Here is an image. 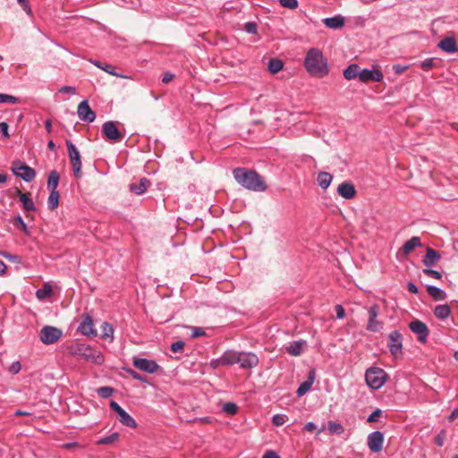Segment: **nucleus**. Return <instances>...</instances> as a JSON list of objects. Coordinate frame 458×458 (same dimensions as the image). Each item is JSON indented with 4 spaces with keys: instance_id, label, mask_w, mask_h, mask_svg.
Masks as SVG:
<instances>
[{
    "instance_id": "f257e3e1",
    "label": "nucleus",
    "mask_w": 458,
    "mask_h": 458,
    "mask_svg": "<svg viewBox=\"0 0 458 458\" xmlns=\"http://www.w3.org/2000/svg\"><path fill=\"white\" fill-rule=\"evenodd\" d=\"M233 178L243 188L252 191H265L267 184L256 171L237 167L233 171Z\"/></svg>"
},
{
    "instance_id": "f03ea898",
    "label": "nucleus",
    "mask_w": 458,
    "mask_h": 458,
    "mask_svg": "<svg viewBox=\"0 0 458 458\" xmlns=\"http://www.w3.org/2000/svg\"><path fill=\"white\" fill-rule=\"evenodd\" d=\"M306 71L313 77L323 78L329 72L327 58L318 48H310L304 59Z\"/></svg>"
},
{
    "instance_id": "7ed1b4c3",
    "label": "nucleus",
    "mask_w": 458,
    "mask_h": 458,
    "mask_svg": "<svg viewBox=\"0 0 458 458\" xmlns=\"http://www.w3.org/2000/svg\"><path fill=\"white\" fill-rule=\"evenodd\" d=\"M71 353L80 356L85 360L92 362L96 365H101L105 361L103 353L91 346L84 344H77L71 349Z\"/></svg>"
},
{
    "instance_id": "20e7f679",
    "label": "nucleus",
    "mask_w": 458,
    "mask_h": 458,
    "mask_svg": "<svg viewBox=\"0 0 458 458\" xmlns=\"http://www.w3.org/2000/svg\"><path fill=\"white\" fill-rule=\"evenodd\" d=\"M11 170L16 176L27 182L33 181L36 176L35 170L21 160L13 161Z\"/></svg>"
},
{
    "instance_id": "39448f33",
    "label": "nucleus",
    "mask_w": 458,
    "mask_h": 458,
    "mask_svg": "<svg viewBox=\"0 0 458 458\" xmlns=\"http://www.w3.org/2000/svg\"><path fill=\"white\" fill-rule=\"evenodd\" d=\"M386 372L379 368H370L365 374L367 384L373 389L380 388L386 382Z\"/></svg>"
},
{
    "instance_id": "423d86ee",
    "label": "nucleus",
    "mask_w": 458,
    "mask_h": 458,
    "mask_svg": "<svg viewBox=\"0 0 458 458\" xmlns=\"http://www.w3.org/2000/svg\"><path fill=\"white\" fill-rule=\"evenodd\" d=\"M63 335V332L60 328L45 326L39 331V339L44 344H53L56 343Z\"/></svg>"
},
{
    "instance_id": "0eeeda50",
    "label": "nucleus",
    "mask_w": 458,
    "mask_h": 458,
    "mask_svg": "<svg viewBox=\"0 0 458 458\" xmlns=\"http://www.w3.org/2000/svg\"><path fill=\"white\" fill-rule=\"evenodd\" d=\"M66 146L73 174L76 178H80L81 176V161L80 152L75 145L70 140H66Z\"/></svg>"
},
{
    "instance_id": "6e6552de",
    "label": "nucleus",
    "mask_w": 458,
    "mask_h": 458,
    "mask_svg": "<svg viewBox=\"0 0 458 458\" xmlns=\"http://www.w3.org/2000/svg\"><path fill=\"white\" fill-rule=\"evenodd\" d=\"M102 132L106 140L114 142H119L124 137L123 133L118 130L116 123L113 121L103 123Z\"/></svg>"
},
{
    "instance_id": "1a4fd4ad",
    "label": "nucleus",
    "mask_w": 458,
    "mask_h": 458,
    "mask_svg": "<svg viewBox=\"0 0 458 458\" xmlns=\"http://www.w3.org/2000/svg\"><path fill=\"white\" fill-rule=\"evenodd\" d=\"M388 347L391 354L398 358L403 353V335L397 331H392L388 337Z\"/></svg>"
},
{
    "instance_id": "9d476101",
    "label": "nucleus",
    "mask_w": 458,
    "mask_h": 458,
    "mask_svg": "<svg viewBox=\"0 0 458 458\" xmlns=\"http://www.w3.org/2000/svg\"><path fill=\"white\" fill-rule=\"evenodd\" d=\"M380 308L377 304H374L369 309V320L367 330L370 332H379L383 328V322L377 319Z\"/></svg>"
},
{
    "instance_id": "9b49d317",
    "label": "nucleus",
    "mask_w": 458,
    "mask_h": 458,
    "mask_svg": "<svg viewBox=\"0 0 458 458\" xmlns=\"http://www.w3.org/2000/svg\"><path fill=\"white\" fill-rule=\"evenodd\" d=\"M411 332L418 335V340L425 344L429 334V330L425 323L420 320H413L409 325Z\"/></svg>"
},
{
    "instance_id": "f8f14e48",
    "label": "nucleus",
    "mask_w": 458,
    "mask_h": 458,
    "mask_svg": "<svg viewBox=\"0 0 458 458\" xmlns=\"http://www.w3.org/2000/svg\"><path fill=\"white\" fill-rule=\"evenodd\" d=\"M77 114L81 121L87 123H92L96 119V114L90 108L88 100H83L79 104Z\"/></svg>"
},
{
    "instance_id": "ddd939ff",
    "label": "nucleus",
    "mask_w": 458,
    "mask_h": 458,
    "mask_svg": "<svg viewBox=\"0 0 458 458\" xmlns=\"http://www.w3.org/2000/svg\"><path fill=\"white\" fill-rule=\"evenodd\" d=\"M237 363L242 369H252L259 364V358L252 352H239Z\"/></svg>"
},
{
    "instance_id": "4468645a",
    "label": "nucleus",
    "mask_w": 458,
    "mask_h": 458,
    "mask_svg": "<svg viewBox=\"0 0 458 458\" xmlns=\"http://www.w3.org/2000/svg\"><path fill=\"white\" fill-rule=\"evenodd\" d=\"M133 365L137 369L148 372V373H154L156 372L159 366L157 364L156 361L152 360H147L143 358H133Z\"/></svg>"
},
{
    "instance_id": "2eb2a0df",
    "label": "nucleus",
    "mask_w": 458,
    "mask_h": 458,
    "mask_svg": "<svg viewBox=\"0 0 458 458\" xmlns=\"http://www.w3.org/2000/svg\"><path fill=\"white\" fill-rule=\"evenodd\" d=\"M384 436L380 431H374L368 437V446L374 453L380 452L383 447Z\"/></svg>"
},
{
    "instance_id": "dca6fc26",
    "label": "nucleus",
    "mask_w": 458,
    "mask_h": 458,
    "mask_svg": "<svg viewBox=\"0 0 458 458\" xmlns=\"http://www.w3.org/2000/svg\"><path fill=\"white\" fill-rule=\"evenodd\" d=\"M383 73L379 70L363 69L360 70V72L359 80L364 83H367L369 81L379 82L383 80Z\"/></svg>"
},
{
    "instance_id": "f3484780",
    "label": "nucleus",
    "mask_w": 458,
    "mask_h": 458,
    "mask_svg": "<svg viewBox=\"0 0 458 458\" xmlns=\"http://www.w3.org/2000/svg\"><path fill=\"white\" fill-rule=\"evenodd\" d=\"M78 331L87 336L97 335V331L93 327V320L89 315L86 314L83 316V320L80 324Z\"/></svg>"
},
{
    "instance_id": "a211bd4d",
    "label": "nucleus",
    "mask_w": 458,
    "mask_h": 458,
    "mask_svg": "<svg viewBox=\"0 0 458 458\" xmlns=\"http://www.w3.org/2000/svg\"><path fill=\"white\" fill-rule=\"evenodd\" d=\"M437 47L446 53H456L458 52V45L454 37H446L443 38Z\"/></svg>"
},
{
    "instance_id": "6ab92c4d",
    "label": "nucleus",
    "mask_w": 458,
    "mask_h": 458,
    "mask_svg": "<svg viewBox=\"0 0 458 458\" xmlns=\"http://www.w3.org/2000/svg\"><path fill=\"white\" fill-rule=\"evenodd\" d=\"M337 192L341 197L346 199H351L356 195L355 187L353 184L349 182H343L339 184L337 187Z\"/></svg>"
},
{
    "instance_id": "aec40b11",
    "label": "nucleus",
    "mask_w": 458,
    "mask_h": 458,
    "mask_svg": "<svg viewBox=\"0 0 458 458\" xmlns=\"http://www.w3.org/2000/svg\"><path fill=\"white\" fill-rule=\"evenodd\" d=\"M439 259H440L439 253L437 250L428 247L427 250H426V255H425L422 262L425 265V267H431L434 265H436L439 261Z\"/></svg>"
},
{
    "instance_id": "412c9836",
    "label": "nucleus",
    "mask_w": 458,
    "mask_h": 458,
    "mask_svg": "<svg viewBox=\"0 0 458 458\" xmlns=\"http://www.w3.org/2000/svg\"><path fill=\"white\" fill-rule=\"evenodd\" d=\"M323 24L329 29L342 28L345 24L344 16L338 14L334 17H328L322 20Z\"/></svg>"
},
{
    "instance_id": "4be33fe9",
    "label": "nucleus",
    "mask_w": 458,
    "mask_h": 458,
    "mask_svg": "<svg viewBox=\"0 0 458 458\" xmlns=\"http://www.w3.org/2000/svg\"><path fill=\"white\" fill-rule=\"evenodd\" d=\"M17 195L20 201L22 203V208L25 211H34L36 209L34 202L30 198V192L23 193L17 189Z\"/></svg>"
},
{
    "instance_id": "5701e85b",
    "label": "nucleus",
    "mask_w": 458,
    "mask_h": 458,
    "mask_svg": "<svg viewBox=\"0 0 458 458\" xmlns=\"http://www.w3.org/2000/svg\"><path fill=\"white\" fill-rule=\"evenodd\" d=\"M150 182L147 178H141L139 182L130 184V191L137 195L144 193L150 186Z\"/></svg>"
},
{
    "instance_id": "b1692460",
    "label": "nucleus",
    "mask_w": 458,
    "mask_h": 458,
    "mask_svg": "<svg viewBox=\"0 0 458 458\" xmlns=\"http://www.w3.org/2000/svg\"><path fill=\"white\" fill-rule=\"evenodd\" d=\"M239 352L228 350L221 356L222 364L231 366L238 362Z\"/></svg>"
},
{
    "instance_id": "393cba45",
    "label": "nucleus",
    "mask_w": 458,
    "mask_h": 458,
    "mask_svg": "<svg viewBox=\"0 0 458 458\" xmlns=\"http://www.w3.org/2000/svg\"><path fill=\"white\" fill-rule=\"evenodd\" d=\"M304 346H306V341H294L289 344V345L286 347V352L290 355L299 356L302 352Z\"/></svg>"
},
{
    "instance_id": "a878e982",
    "label": "nucleus",
    "mask_w": 458,
    "mask_h": 458,
    "mask_svg": "<svg viewBox=\"0 0 458 458\" xmlns=\"http://www.w3.org/2000/svg\"><path fill=\"white\" fill-rule=\"evenodd\" d=\"M360 68L356 64H352L344 70V79L351 81L360 77Z\"/></svg>"
},
{
    "instance_id": "bb28decb",
    "label": "nucleus",
    "mask_w": 458,
    "mask_h": 458,
    "mask_svg": "<svg viewBox=\"0 0 458 458\" xmlns=\"http://www.w3.org/2000/svg\"><path fill=\"white\" fill-rule=\"evenodd\" d=\"M420 238L418 236L411 237L409 241L405 242L403 245V251L404 255L411 253L416 247H420Z\"/></svg>"
},
{
    "instance_id": "cd10ccee",
    "label": "nucleus",
    "mask_w": 458,
    "mask_h": 458,
    "mask_svg": "<svg viewBox=\"0 0 458 458\" xmlns=\"http://www.w3.org/2000/svg\"><path fill=\"white\" fill-rule=\"evenodd\" d=\"M332 180L333 176L329 173L319 172L318 174V183L323 190H326L329 187Z\"/></svg>"
},
{
    "instance_id": "c85d7f7f",
    "label": "nucleus",
    "mask_w": 458,
    "mask_h": 458,
    "mask_svg": "<svg viewBox=\"0 0 458 458\" xmlns=\"http://www.w3.org/2000/svg\"><path fill=\"white\" fill-rule=\"evenodd\" d=\"M435 316L439 319H445L451 314V309L447 304L437 305L434 310Z\"/></svg>"
},
{
    "instance_id": "c756f323",
    "label": "nucleus",
    "mask_w": 458,
    "mask_h": 458,
    "mask_svg": "<svg viewBox=\"0 0 458 458\" xmlns=\"http://www.w3.org/2000/svg\"><path fill=\"white\" fill-rule=\"evenodd\" d=\"M428 293L436 301H443L445 299V293L440 288L429 285L427 288Z\"/></svg>"
},
{
    "instance_id": "7c9ffc66",
    "label": "nucleus",
    "mask_w": 458,
    "mask_h": 458,
    "mask_svg": "<svg viewBox=\"0 0 458 458\" xmlns=\"http://www.w3.org/2000/svg\"><path fill=\"white\" fill-rule=\"evenodd\" d=\"M119 420L122 424H123L124 426L126 427H129V428H136L137 427V423L135 421V420L131 416L129 415L124 410L123 411H122L120 414H119Z\"/></svg>"
},
{
    "instance_id": "2f4dec72",
    "label": "nucleus",
    "mask_w": 458,
    "mask_h": 458,
    "mask_svg": "<svg viewBox=\"0 0 458 458\" xmlns=\"http://www.w3.org/2000/svg\"><path fill=\"white\" fill-rule=\"evenodd\" d=\"M59 182V174L55 170L50 172L47 179V188L52 191H56Z\"/></svg>"
},
{
    "instance_id": "473e14b6",
    "label": "nucleus",
    "mask_w": 458,
    "mask_h": 458,
    "mask_svg": "<svg viewBox=\"0 0 458 458\" xmlns=\"http://www.w3.org/2000/svg\"><path fill=\"white\" fill-rule=\"evenodd\" d=\"M101 337L104 338V339H109L110 342L113 341L114 339V336H113V334H114V328L113 327L107 323V322H104L101 326Z\"/></svg>"
},
{
    "instance_id": "72a5a7b5",
    "label": "nucleus",
    "mask_w": 458,
    "mask_h": 458,
    "mask_svg": "<svg viewBox=\"0 0 458 458\" xmlns=\"http://www.w3.org/2000/svg\"><path fill=\"white\" fill-rule=\"evenodd\" d=\"M284 64L280 59L272 58L268 62V71L271 73H276L283 69Z\"/></svg>"
},
{
    "instance_id": "f704fd0d",
    "label": "nucleus",
    "mask_w": 458,
    "mask_h": 458,
    "mask_svg": "<svg viewBox=\"0 0 458 458\" xmlns=\"http://www.w3.org/2000/svg\"><path fill=\"white\" fill-rule=\"evenodd\" d=\"M59 203V193L57 191H50V195L47 199L48 208L50 210H55L58 207Z\"/></svg>"
},
{
    "instance_id": "c9c22d12",
    "label": "nucleus",
    "mask_w": 458,
    "mask_h": 458,
    "mask_svg": "<svg viewBox=\"0 0 458 458\" xmlns=\"http://www.w3.org/2000/svg\"><path fill=\"white\" fill-rule=\"evenodd\" d=\"M327 428L331 434L342 435L344 432V428L342 426V424L332 420L328 421Z\"/></svg>"
},
{
    "instance_id": "e433bc0d",
    "label": "nucleus",
    "mask_w": 458,
    "mask_h": 458,
    "mask_svg": "<svg viewBox=\"0 0 458 458\" xmlns=\"http://www.w3.org/2000/svg\"><path fill=\"white\" fill-rule=\"evenodd\" d=\"M119 439V434L117 432H114L111 434L110 436L105 437L101 439H99L97 444L98 445H109L116 442Z\"/></svg>"
},
{
    "instance_id": "4c0bfd02",
    "label": "nucleus",
    "mask_w": 458,
    "mask_h": 458,
    "mask_svg": "<svg viewBox=\"0 0 458 458\" xmlns=\"http://www.w3.org/2000/svg\"><path fill=\"white\" fill-rule=\"evenodd\" d=\"M13 225L16 228H18L21 231H22L23 233H28V226H27V225L25 224V222L23 221V219L21 218V216L20 215L16 216L13 218Z\"/></svg>"
},
{
    "instance_id": "58836bf2",
    "label": "nucleus",
    "mask_w": 458,
    "mask_h": 458,
    "mask_svg": "<svg viewBox=\"0 0 458 458\" xmlns=\"http://www.w3.org/2000/svg\"><path fill=\"white\" fill-rule=\"evenodd\" d=\"M0 103L20 104L21 100L14 96L0 93Z\"/></svg>"
},
{
    "instance_id": "ea45409f",
    "label": "nucleus",
    "mask_w": 458,
    "mask_h": 458,
    "mask_svg": "<svg viewBox=\"0 0 458 458\" xmlns=\"http://www.w3.org/2000/svg\"><path fill=\"white\" fill-rule=\"evenodd\" d=\"M311 386L312 384H310V381H304L301 383L296 391L297 395H304L310 389Z\"/></svg>"
},
{
    "instance_id": "a19ab883",
    "label": "nucleus",
    "mask_w": 458,
    "mask_h": 458,
    "mask_svg": "<svg viewBox=\"0 0 458 458\" xmlns=\"http://www.w3.org/2000/svg\"><path fill=\"white\" fill-rule=\"evenodd\" d=\"M52 293V287L48 284H45L43 288L37 291V297L38 299H43L48 295H50Z\"/></svg>"
},
{
    "instance_id": "79ce46f5",
    "label": "nucleus",
    "mask_w": 458,
    "mask_h": 458,
    "mask_svg": "<svg viewBox=\"0 0 458 458\" xmlns=\"http://www.w3.org/2000/svg\"><path fill=\"white\" fill-rule=\"evenodd\" d=\"M114 393V389L110 386H102L98 389V394L102 398H108L110 397Z\"/></svg>"
},
{
    "instance_id": "37998d69",
    "label": "nucleus",
    "mask_w": 458,
    "mask_h": 458,
    "mask_svg": "<svg viewBox=\"0 0 458 458\" xmlns=\"http://www.w3.org/2000/svg\"><path fill=\"white\" fill-rule=\"evenodd\" d=\"M238 407L234 403H226L223 406V411L227 413L233 415L237 412Z\"/></svg>"
},
{
    "instance_id": "c03bdc74",
    "label": "nucleus",
    "mask_w": 458,
    "mask_h": 458,
    "mask_svg": "<svg viewBox=\"0 0 458 458\" xmlns=\"http://www.w3.org/2000/svg\"><path fill=\"white\" fill-rule=\"evenodd\" d=\"M279 3L282 6L287 7L289 9H294L298 6L297 0H279Z\"/></svg>"
},
{
    "instance_id": "a18cd8bd",
    "label": "nucleus",
    "mask_w": 458,
    "mask_h": 458,
    "mask_svg": "<svg viewBox=\"0 0 458 458\" xmlns=\"http://www.w3.org/2000/svg\"><path fill=\"white\" fill-rule=\"evenodd\" d=\"M423 273L428 276H431L436 279H441L442 274L437 270L430 269V267H427L423 269Z\"/></svg>"
},
{
    "instance_id": "49530a36",
    "label": "nucleus",
    "mask_w": 458,
    "mask_h": 458,
    "mask_svg": "<svg viewBox=\"0 0 458 458\" xmlns=\"http://www.w3.org/2000/svg\"><path fill=\"white\" fill-rule=\"evenodd\" d=\"M272 421L275 426H282L285 422V416L283 414H276L273 416Z\"/></svg>"
},
{
    "instance_id": "de8ad7c7",
    "label": "nucleus",
    "mask_w": 458,
    "mask_h": 458,
    "mask_svg": "<svg viewBox=\"0 0 458 458\" xmlns=\"http://www.w3.org/2000/svg\"><path fill=\"white\" fill-rule=\"evenodd\" d=\"M445 437H446L445 431L441 430V432L439 434H437V437H435V443L438 446H443L445 440Z\"/></svg>"
},
{
    "instance_id": "09e8293b",
    "label": "nucleus",
    "mask_w": 458,
    "mask_h": 458,
    "mask_svg": "<svg viewBox=\"0 0 458 458\" xmlns=\"http://www.w3.org/2000/svg\"><path fill=\"white\" fill-rule=\"evenodd\" d=\"M185 344L183 341H177L171 345V350L174 352H182L183 350Z\"/></svg>"
},
{
    "instance_id": "8fccbe9b",
    "label": "nucleus",
    "mask_w": 458,
    "mask_h": 458,
    "mask_svg": "<svg viewBox=\"0 0 458 458\" xmlns=\"http://www.w3.org/2000/svg\"><path fill=\"white\" fill-rule=\"evenodd\" d=\"M354 27H365L368 26L367 20L361 18V17H356L353 19V21L351 24Z\"/></svg>"
},
{
    "instance_id": "3c124183",
    "label": "nucleus",
    "mask_w": 458,
    "mask_h": 458,
    "mask_svg": "<svg viewBox=\"0 0 458 458\" xmlns=\"http://www.w3.org/2000/svg\"><path fill=\"white\" fill-rule=\"evenodd\" d=\"M381 416V410L379 409H377L376 411H374L368 418L367 421L368 422H375V421H377L378 419L380 418Z\"/></svg>"
},
{
    "instance_id": "603ef678",
    "label": "nucleus",
    "mask_w": 458,
    "mask_h": 458,
    "mask_svg": "<svg viewBox=\"0 0 458 458\" xmlns=\"http://www.w3.org/2000/svg\"><path fill=\"white\" fill-rule=\"evenodd\" d=\"M433 65H434V63H433V59H431V58L426 59L423 62H421V64H420V67L424 71L430 70L433 67Z\"/></svg>"
},
{
    "instance_id": "864d4df0",
    "label": "nucleus",
    "mask_w": 458,
    "mask_h": 458,
    "mask_svg": "<svg viewBox=\"0 0 458 458\" xmlns=\"http://www.w3.org/2000/svg\"><path fill=\"white\" fill-rule=\"evenodd\" d=\"M191 331H192V333H191L192 338L203 336L206 334L205 331L201 327H191Z\"/></svg>"
},
{
    "instance_id": "5fc2aeb1",
    "label": "nucleus",
    "mask_w": 458,
    "mask_h": 458,
    "mask_svg": "<svg viewBox=\"0 0 458 458\" xmlns=\"http://www.w3.org/2000/svg\"><path fill=\"white\" fill-rule=\"evenodd\" d=\"M59 92L64 93V94L74 95V94H76V89L72 86H64L59 89Z\"/></svg>"
},
{
    "instance_id": "6e6d98bb",
    "label": "nucleus",
    "mask_w": 458,
    "mask_h": 458,
    "mask_svg": "<svg viewBox=\"0 0 458 458\" xmlns=\"http://www.w3.org/2000/svg\"><path fill=\"white\" fill-rule=\"evenodd\" d=\"M101 69L104 70L105 72H106L109 74L114 75L116 77H122V75L117 74L114 72V67L113 65H111V64H105L104 67H101Z\"/></svg>"
},
{
    "instance_id": "4d7b16f0",
    "label": "nucleus",
    "mask_w": 458,
    "mask_h": 458,
    "mask_svg": "<svg viewBox=\"0 0 458 458\" xmlns=\"http://www.w3.org/2000/svg\"><path fill=\"white\" fill-rule=\"evenodd\" d=\"M8 124L7 123L5 122H1L0 123V132L3 134V136L4 138H9V133H8Z\"/></svg>"
},
{
    "instance_id": "13d9d810",
    "label": "nucleus",
    "mask_w": 458,
    "mask_h": 458,
    "mask_svg": "<svg viewBox=\"0 0 458 458\" xmlns=\"http://www.w3.org/2000/svg\"><path fill=\"white\" fill-rule=\"evenodd\" d=\"M21 369V365L19 361H16V362H13L10 368H9V371L13 374H17L20 372Z\"/></svg>"
},
{
    "instance_id": "bf43d9fd",
    "label": "nucleus",
    "mask_w": 458,
    "mask_h": 458,
    "mask_svg": "<svg viewBox=\"0 0 458 458\" xmlns=\"http://www.w3.org/2000/svg\"><path fill=\"white\" fill-rule=\"evenodd\" d=\"M109 405H110L111 410H113L115 412H117L118 415L122 411H123V409L114 401H111Z\"/></svg>"
},
{
    "instance_id": "052dcab7",
    "label": "nucleus",
    "mask_w": 458,
    "mask_h": 458,
    "mask_svg": "<svg viewBox=\"0 0 458 458\" xmlns=\"http://www.w3.org/2000/svg\"><path fill=\"white\" fill-rule=\"evenodd\" d=\"M335 312L337 318H344L345 316V311L342 305L335 306Z\"/></svg>"
},
{
    "instance_id": "680f3d73",
    "label": "nucleus",
    "mask_w": 458,
    "mask_h": 458,
    "mask_svg": "<svg viewBox=\"0 0 458 458\" xmlns=\"http://www.w3.org/2000/svg\"><path fill=\"white\" fill-rule=\"evenodd\" d=\"M174 78V75L169 72H166L164 73L163 75V78H162V82L163 83H169L170 81H172Z\"/></svg>"
},
{
    "instance_id": "e2e57ef3",
    "label": "nucleus",
    "mask_w": 458,
    "mask_h": 458,
    "mask_svg": "<svg viewBox=\"0 0 458 458\" xmlns=\"http://www.w3.org/2000/svg\"><path fill=\"white\" fill-rule=\"evenodd\" d=\"M128 373L136 380L145 382L143 377L140 375L138 372L134 371L133 369H129Z\"/></svg>"
},
{
    "instance_id": "0e129e2a",
    "label": "nucleus",
    "mask_w": 458,
    "mask_h": 458,
    "mask_svg": "<svg viewBox=\"0 0 458 458\" xmlns=\"http://www.w3.org/2000/svg\"><path fill=\"white\" fill-rule=\"evenodd\" d=\"M407 68H408L407 66H402L400 64H396V65L393 66V70L397 74H401V73L404 72L407 70Z\"/></svg>"
},
{
    "instance_id": "69168bd1",
    "label": "nucleus",
    "mask_w": 458,
    "mask_h": 458,
    "mask_svg": "<svg viewBox=\"0 0 458 458\" xmlns=\"http://www.w3.org/2000/svg\"><path fill=\"white\" fill-rule=\"evenodd\" d=\"M210 366L213 368V369H217L218 367L220 366H224L222 364V360H221V357H219L218 359H215V360H212L210 361Z\"/></svg>"
},
{
    "instance_id": "338daca9",
    "label": "nucleus",
    "mask_w": 458,
    "mask_h": 458,
    "mask_svg": "<svg viewBox=\"0 0 458 458\" xmlns=\"http://www.w3.org/2000/svg\"><path fill=\"white\" fill-rule=\"evenodd\" d=\"M262 458H280V456L274 451L267 452Z\"/></svg>"
},
{
    "instance_id": "774afa93",
    "label": "nucleus",
    "mask_w": 458,
    "mask_h": 458,
    "mask_svg": "<svg viewBox=\"0 0 458 458\" xmlns=\"http://www.w3.org/2000/svg\"><path fill=\"white\" fill-rule=\"evenodd\" d=\"M458 417V408L454 409L449 415L448 420L454 421Z\"/></svg>"
}]
</instances>
